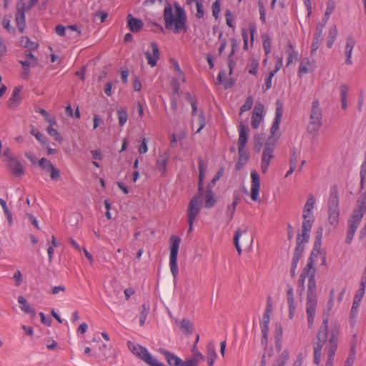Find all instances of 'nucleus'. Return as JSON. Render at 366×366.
Listing matches in <instances>:
<instances>
[{"label": "nucleus", "mask_w": 366, "mask_h": 366, "mask_svg": "<svg viewBox=\"0 0 366 366\" xmlns=\"http://www.w3.org/2000/svg\"><path fill=\"white\" fill-rule=\"evenodd\" d=\"M198 167H199V179L197 186V193L196 195L202 196L204 193V178L205 175L206 167L203 164L202 157L198 158Z\"/></svg>", "instance_id": "nucleus-15"}, {"label": "nucleus", "mask_w": 366, "mask_h": 366, "mask_svg": "<svg viewBox=\"0 0 366 366\" xmlns=\"http://www.w3.org/2000/svg\"><path fill=\"white\" fill-rule=\"evenodd\" d=\"M117 117L119 119V127H123L124 124L127 122L128 119V114L124 109H120L117 111Z\"/></svg>", "instance_id": "nucleus-39"}, {"label": "nucleus", "mask_w": 366, "mask_h": 366, "mask_svg": "<svg viewBox=\"0 0 366 366\" xmlns=\"http://www.w3.org/2000/svg\"><path fill=\"white\" fill-rule=\"evenodd\" d=\"M261 326V332L262 334V343L265 344L267 341V334L269 331V325L268 324H260Z\"/></svg>", "instance_id": "nucleus-52"}, {"label": "nucleus", "mask_w": 366, "mask_h": 366, "mask_svg": "<svg viewBox=\"0 0 366 366\" xmlns=\"http://www.w3.org/2000/svg\"><path fill=\"white\" fill-rule=\"evenodd\" d=\"M283 114V104L282 102L277 100L276 102V110H275V117L272 123V125L270 128V135L267 139V141L277 142L280 137V132H279L280 124L281 122V119Z\"/></svg>", "instance_id": "nucleus-6"}, {"label": "nucleus", "mask_w": 366, "mask_h": 366, "mask_svg": "<svg viewBox=\"0 0 366 366\" xmlns=\"http://www.w3.org/2000/svg\"><path fill=\"white\" fill-rule=\"evenodd\" d=\"M2 25L9 32L14 33L15 29L10 25V17H4L2 20Z\"/></svg>", "instance_id": "nucleus-55"}, {"label": "nucleus", "mask_w": 366, "mask_h": 366, "mask_svg": "<svg viewBox=\"0 0 366 366\" xmlns=\"http://www.w3.org/2000/svg\"><path fill=\"white\" fill-rule=\"evenodd\" d=\"M252 105H253V98L252 96H249L247 97L244 104L240 108L239 115H241L243 112L251 109Z\"/></svg>", "instance_id": "nucleus-43"}, {"label": "nucleus", "mask_w": 366, "mask_h": 366, "mask_svg": "<svg viewBox=\"0 0 366 366\" xmlns=\"http://www.w3.org/2000/svg\"><path fill=\"white\" fill-rule=\"evenodd\" d=\"M264 139H265V137H264V134H257L254 135V151L255 152L259 153L261 151Z\"/></svg>", "instance_id": "nucleus-33"}, {"label": "nucleus", "mask_w": 366, "mask_h": 366, "mask_svg": "<svg viewBox=\"0 0 366 366\" xmlns=\"http://www.w3.org/2000/svg\"><path fill=\"white\" fill-rule=\"evenodd\" d=\"M328 319L323 320L317 334V341L314 342V363L319 365L321 362L322 350L325 345L327 361L325 366H334L335 355L338 347L340 326L335 323L328 327Z\"/></svg>", "instance_id": "nucleus-1"}, {"label": "nucleus", "mask_w": 366, "mask_h": 366, "mask_svg": "<svg viewBox=\"0 0 366 366\" xmlns=\"http://www.w3.org/2000/svg\"><path fill=\"white\" fill-rule=\"evenodd\" d=\"M356 44L355 38L352 36H349L347 38L345 49V54L346 56L345 63L347 64H352V53L353 48Z\"/></svg>", "instance_id": "nucleus-17"}, {"label": "nucleus", "mask_w": 366, "mask_h": 366, "mask_svg": "<svg viewBox=\"0 0 366 366\" xmlns=\"http://www.w3.org/2000/svg\"><path fill=\"white\" fill-rule=\"evenodd\" d=\"M323 235V228L322 227H320L317 231L315 232V240L314 242V247L312 252H319L321 244H322V238Z\"/></svg>", "instance_id": "nucleus-31"}, {"label": "nucleus", "mask_w": 366, "mask_h": 366, "mask_svg": "<svg viewBox=\"0 0 366 366\" xmlns=\"http://www.w3.org/2000/svg\"><path fill=\"white\" fill-rule=\"evenodd\" d=\"M8 167L14 176L21 177L24 174V169L21 162L16 159H10Z\"/></svg>", "instance_id": "nucleus-16"}, {"label": "nucleus", "mask_w": 366, "mask_h": 366, "mask_svg": "<svg viewBox=\"0 0 366 366\" xmlns=\"http://www.w3.org/2000/svg\"><path fill=\"white\" fill-rule=\"evenodd\" d=\"M264 111V105L260 102H258L256 103L254 108L253 109L252 115L255 116H262Z\"/></svg>", "instance_id": "nucleus-54"}, {"label": "nucleus", "mask_w": 366, "mask_h": 366, "mask_svg": "<svg viewBox=\"0 0 366 366\" xmlns=\"http://www.w3.org/2000/svg\"><path fill=\"white\" fill-rule=\"evenodd\" d=\"M239 133L237 145L239 152H241L242 148H244L248 140L247 127L241 123L239 126Z\"/></svg>", "instance_id": "nucleus-20"}, {"label": "nucleus", "mask_w": 366, "mask_h": 366, "mask_svg": "<svg viewBox=\"0 0 366 366\" xmlns=\"http://www.w3.org/2000/svg\"><path fill=\"white\" fill-rule=\"evenodd\" d=\"M243 232H244L242 231L240 229H237L235 232V234H234V238H233L235 248H236L237 251L238 252L239 254H240L242 252V249H241L240 245L239 244V239Z\"/></svg>", "instance_id": "nucleus-46"}, {"label": "nucleus", "mask_w": 366, "mask_h": 366, "mask_svg": "<svg viewBox=\"0 0 366 366\" xmlns=\"http://www.w3.org/2000/svg\"><path fill=\"white\" fill-rule=\"evenodd\" d=\"M252 178V188H251V199L253 201H257L259 197V191L260 187V179L256 170L251 172Z\"/></svg>", "instance_id": "nucleus-13"}, {"label": "nucleus", "mask_w": 366, "mask_h": 366, "mask_svg": "<svg viewBox=\"0 0 366 366\" xmlns=\"http://www.w3.org/2000/svg\"><path fill=\"white\" fill-rule=\"evenodd\" d=\"M142 310L139 315V324L140 325H144L149 312V307H147L145 304L142 306Z\"/></svg>", "instance_id": "nucleus-47"}, {"label": "nucleus", "mask_w": 366, "mask_h": 366, "mask_svg": "<svg viewBox=\"0 0 366 366\" xmlns=\"http://www.w3.org/2000/svg\"><path fill=\"white\" fill-rule=\"evenodd\" d=\"M220 0H215V1L212 4V15L217 19L219 18V15L220 13Z\"/></svg>", "instance_id": "nucleus-51"}, {"label": "nucleus", "mask_w": 366, "mask_h": 366, "mask_svg": "<svg viewBox=\"0 0 366 366\" xmlns=\"http://www.w3.org/2000/svg\"><path fill=\"white\" fill-rule=\"evenodd\" d=\"M360 178H361V182H360L361 188L362 189L364 187V182L365 181V179H366V152H365V159L361 165Z\"/></svg>", "instance_id": "nucleus-49"}, {"label": "nucleus", "mask_w": 366, "mask_h": 366, "mask_svg": "<svg viewBox=\"0 0 366 366\" xmlns=\"http://www.w3.org/2000/svg\"><path fill=\"white\" fill-rule=\"evenodd\" d=\"M56 33L61 36L67 35L66 28L61 24H59L55 28Z\"/></svg>", "instance_id": "nucleus-64"}, {"label": "nucleus", "mask_w": 366, "mask_h": 366, "mask_svg": "<svg viewBox=\"0 0 366 366\" xmlns=\"http://www.w3.org/2000/svg\"><path fill=\"white\" fill-rule=\"evenodd\" d=\"M127 26L134 33L139 32L143 28V22L141 19L132 16L131 14L127 15Z\"/></svg>", "instance_id": "nucleus-18"}, {"label": "nucleus", "mask_w": 366, "mask_h": 366, "mask_svg": "<svg viewBox=\"0 0 366 366\" xmlns=\"http://www.w3.org/2000/svg\"><path fill=\"white\" fill-rule=\"evenodd\" d=\"M310 117L322 119V111L318 99H315L312 102Z\"/></svg>", "instance_id": "nucleus-29"}, {"label": "nucleus", "mask_w": 366, "mask_h": 366, "mask_svg": "<svg viewBox=\"0 0 366 366\" xmlns=\"http://www.w3.org/2000/svg\"><path fill=\"white\" fill-rule=\"evenodd\" d=\"M340 204L338 189L336 185L331 187L328 199V220L334 227L339 224Z\"/></svg>", "instance_id": "nucleus-4"}, {"label": "nucleus", "mask_w": 366, "mask_h": 366, "mask_svg": "<svg viewBox=\"0 0 366 366\" xmlns=\"http://www.w3.org/2000/svg\"><path fill=\"white\" fill-rule=\"evenodd\" d=\"M274 76V72H270L268 77L265 79L264 85L263 86L264 92L272 87V79Z\"/></svg>", "instance_id": "nucleus-59"}, {"label": "nucleus", "mask_w": 366, "mask_h": 366, "mask_svg": "<svg viewBox=\"0 0 366 366\" xmlns=\"http://www.w3.org/2000/svg\"><path fill=\"white\" fill-rule=\"evenodd\" d=\"M322 40L313 39L312 45H311V55L313 56L316 51L319 49Z\"/></svg>", "instance_id": "nucleus-58"}, {"label": "nucleus", "mask_w": 366, "mask_h": 366, "mask_svg": "<svg viewBox=\"0 0 366 366\" xmlns=\"http://www.w3.org/2000/svg\"><path fill=\"white\" fill-rule=\"evenodd\" d=\"M202 196L194 195L190 200L187 214L189 222V232L193 229V223L201 210V198Z\"/></svg>", "instance_id": "nucleus-8"}, {"label": "nucleus", "mask_w": 366, "mask_h": 366, "mask_svg": "<svg viewBox=\"0 0 366 366\" xmlns=\"http://www.w3.org/2000/svg\"><path fill=\"white\" fill-rule=\"evenodd\" d=\"M169 158V154L167 152L158 156L157 160V168L161 172V175L164 176L167 172V162Z\"/></svg>", "instance_id": "nucleus-19"}, {"label": "nucleus", "mask_w": 366, "mask_h": 366, "mask_svg": "<svg viewBox=\"0 0 366 366\" xmlns=\"http://www.w3.org/2000/svg\"><path fill=\"white\" fill-rule=\"evenodd\" d=\"M21 87H15L13 90V93L11 97L9 98L7 102L8 107L10 109H14L21 102Z\"/></svg>", "instance_id": "nucleus-24"}, {"label": "nucleus", "mask_w": 366, "mask_h": 366, "mask_svg": "<svg viewBox=\"0 0 366 366\" xmlns=\"http://www.w3.org/2000/svg\"><path fill=\"white\" fill-rule=\"evenodd\" d=\"M315 204V199L313 194H310L308 196L307 202L304 207L303 214H312V210Z\"/></svg>", "instance_id": "nucleus-35"}, {"label": "nucleus", "mask_w": 366, "mask_h": 366, "mask_svg": "<svg viewBox=\"0 0 366 366\" xmlns=\"http://www.w3.org/2000/svg\"><path fill=\"white\" fill-rule=\"evenodd\" d=\"M159 352L164 355L165 360L169 365L170 366H186L185 361H183L181 358L170 352L165 349L160 348Z\"/></svg>", "instance_id": "nucleus-12"}, {"label": "nucleus", "mask_w": 366, "mask_h": 366, "mask_svg": "<svg viewBox=\"0 0 366 366\" xmlns=\"http://www.w3.org/2000/svg\"><path fill=\"white\" fill-rule=\"evenodd\" d=\"M299 152L296 148H293L291 152V156L290 159V166L296 167V164L299 159Z\"/></svg>", "instance_id": "nucleus-45"}, {"label": "nucleus", "mask_w": 366, "mask_h": 366, "mask_svg": "<svg viewBox=\"0 0 366 366\" xmlns=\"http://www.w3.org/2000/svg\"><path fill=\"white\" fill-rule=\"evenodd\" d=\"M170 256H169V264L171 272L173 277L175 279L178 274L179 269L177 266V254L179 247L181 239L177 236H172L170 238Z\"/></svg>", "instance_id": "nucleus-7"}, {"label": "nucleus", "mask_w": 366, "mask_h": 366, "mask_svg": "<svg viewBox=\"0 0 366 366\" xmlns=\"http://www.w3.org/2000/svg\"><path fill=\"white\" fill-rule=\"evenodd\" d=\"M363 295H364V288H360L357 290V292L355 296L354 302H353L351 312H350V314L354 316L357 313L358 308L360 306V302H361V300L363 297Z\"/></svg>", "instance_id": "nucleus-28"}, {"label": "nucleus", "mask_w": 366, "mask_h": 366, "mask_svg": "<svg viewBox=\"0 0 366 366\" xmlns=\"http://www.w3.org/2000/svg\"><path fill=\"white\" fill-rule=\"evenodd\" d=\"M21 44L24 45L25 48H28L30 50H35L38 48V44L31 41L27 36H24L21 39Z\"/></svg>", "instance_id": "nucleus-36"}, {"label": "nucleus", "mask_w": 366, "mask_h": 366, "mask_svg": "<svg viewBox=\"0 0 366 366\" xmlns=\"http://www.w3.org/2000/svg\"><path fill=\"white\" fill-rule=\"evenodd\" d=\"M39 164L42 169L50 173V177L52 180L58 181L60 178V171L56 169L51 162L43 157L39 161Z\"/></svg>", "instance_id": "nucleus-11"}, {"label": "nucleus", "mask_w": 366, "mask_h": 366, "mask_svg": "<svg viewBox=\"0 0 366 366\" xmlns=\"http://www.w3.org/2000/svg\"><path fill=\"white\" fill-rule=\"evenodd\" d=\"M18 302L21 305V309L25 313L35 315L34 310L31 308L28 301L23 296L18 297Z\"/></svg>", "instance_id": "nucleus-32"}, {"label": "nucleus", "mask_w": 366, "mask_h": 366, "mask_svg": "<svg viewBox=\"0 0 366 366\" xmlns=\"http://www.w3.org/2000/svg\"><path fill=\"white\" fill-rule=\"evenodd\" d=\"M314 38L323 40V29L322 25H317L316 29L314 34Z\"/></svg>", "instance_id": "nucleus-62"}, {"label": "nucleus", "mask_w": 366, "mask_h": 366, "mask_svg": "<svg viewBox=\"0 0 366 366\" xmlns=\"http://www.w3.org/2000/svg\"><path fill=\"white\" fill-rule=\"evenodd\" d=\"M150 46L152 49V54L149 51H146L144 53L145 57L147 60V63L152 67H154L157 65V62L159 59V49L158 45L156 42H151Z\"/></svg>", "instance_id": "nucleus-14"}, {"label": "nucleus", "mask_w": 366, "mask_h": 366, "mask_svg": "<svg viewBox=\"0 0 366 366\" xmlns=\"http://www.w3.org/2000/svg\"><path fill=\"white\" fill-rule=\"evenodd\" d=\"M315 252H312L310 257L308 258L306 267L304 268L302 274L309 277L308 288L307 293V308L306 312L307 315V322L309 327H311L314 324L316 309L317 306V296L316 292V281H315V267L314 256Z\"/></svg>", "instance_id": "nucleus-2"}, {"label": "nucleus", "mask_w": 366, "mask_h": 366, "mask_svg": "<svg viewBox=\"0 0 366 366\" xmlns=\"http://www.w3.org/2000/svg\"><path fill=\"white\" fill-rule=\"evenodd\" d=\"M176 324L179 327L182 333L186 335H190L194 331L193 325L189 319H182V320H177Z\"/></svg>", "instance_id": "nucleus-22"}, {"label": "nucleus", "mask_w": 366, "mask_h": 366, "mask_svg": "<svg viewBox=\"0 0 366 366\" xmlns=\"http://www.w3.org/2000/svg\"><path fill=\"white\" fill-rule=\"evenodd\" d=\"M174 11L171 4L167 3L164 9L163 19L165 29L174 34L186 33L187 17L186 11L177 1L173 3Z\"/></svg>", "instance_id": "nucleus-3"}, {"label": "nucleus", "mask_w": 366, "mask_h": 366, "mask_svg": "<svg viewBox=\"0 0 366 366\" xmlns=\"http://www.w3.org/2000/svg\"><path fill=\"white\" fill-rule=\"evenodd\" d=\"M289 306V317L292 319L295 312V298L294 297H287Z\"/></svg>", "instance_id": "nucleus-44"}, {"label": "nucleus", "mask_w": 366, "mask_h": 366, "mask_svg": "<svg viewBox=\"0 0 366 366\" xmlns=\"http://www.w3.org/2000/svg\"><path fill=\"white\" fill-rule=\"evenodd\" d=\"M289 359V352L284 350L282 353L278 357L273 366H285Z\"/></svg>", "instance_id": "nucleus-38"}, {"label": "nucleus", "mask_w": 366, "mask_h": 366, "mask_svg": "<svg viewBox=\"0 0 366 366\" xmlns=\"http://www.w3.org/2000/svg\"><path fill=\"white\" fill-rule=\"evenodd\" d=\"M258 66H259V61L254 58L252 59L248 72L250 74L256 75L257 74Z\"/></svg>", "instance_id": "nucleus-50"}, {"label": "nucleus", "mask_w": 366, "mask_h": 366, "mask_svg": "<svg viewBox=\"0 0 366 366\" xmlns=\"http://www.w3.org/2000/svg\"><path fill=\"white\" fill-rule=\"evenodd\" d=\"M262 119H263V116L252 115V128L257 129L259 127L260 123H261Z\"/></svg>", "instance_id": "nucleus-57"}, {"label": "nucleus", "mask_w": 366, "mask_h": 366, "mask_svg": "<svg viewBox=\"0 0 366 366\" xmlns=\"http://www.w3.org/2000/svg\"><path fill=\"white\" fill-rule=\"evenodd\" d=\"M217 356L214 345L212 342H209L207 345V362L208 366H213Z\"/></svg>", "instance_id": "nucleus-27"}, {"label": "nucleus", "mask_w": 366, "mask_h": 366, "mask_svg": "<svg viewBox=\"0 0 366 366\" xmlns=\"http://www.w3.org/2000/svg\"><path fill=\"white\" fill-rule=\"evenodd\" d=\"M277 142L266 141L262 156L261 169L265 174L267 172L271 160L274 158V149Z\"/></svg>", "instance_id": "nucleus-10"}, {"label": "nucleus", "mask_w": 366, "mask_h": 366, "mask_svg": "<svg viewBox=\"0 0 366 366\" xmlns=\"http://www.w3.org/2000/svg\"><path fill=\"white\" fill-rule=\"evenodd\" d=\"M310 61L309 59L305 58L303 59L300 64L298 76H301L304 74H307L310 71L308 66L310 65Z\"/></svg>", "instance_id": "nucleus-37"}, {"label": "nucleus", "mask_w": 366, "mask_h": 366, "mask_svg": "<svg viewBox=\"0 0 366 366\" xmlns=\"http://www.w3.org/2000/svg\"><path fill=\"white\" fill-rule=\"evenodd\" d=\"M198 124H199V128L197 129V131L196 132V133H199L200 132V131L204 127V126L206 125V119L204 117V115L203 114V112H201L199 114V117H198Z\"/></svg>", "instance_id": "nucleus-56"}, {"label": "nucleus", "mask_w": 366, "mask_h": 366, "mask_svg": "<svg viewBox=\"0 0 366 366\" xmlns=\"http://www.w3.org/2000/svg\"><path fill=\"white\" fill-rule=\"evenodd\" d=\"M304 249H305L304 244H300V242L296 243V247H295L293 258L292 260L291 268L297 269V264H298L300 258L302 257Z\"/></svg>", "instance_id": "nucleus-25"}, {"label": "nucleus", "mask_w": 366, "mask_h": 366, "mask_svg": "<svg viewBox=\"0 0 366 366\" xmlns=\"http://www.w3.org/2000/svg\"><path fill=\"white\" fill-rule=\"evenodd\" d=\"M204 207L207 209L213 207L217 202V198L215 197V194L212 189H210V186L207 187L206 192L204 194Z\"/></svg>", "instance_id": "nucleus-26"}, {"label": "nucleus", "mask_w": 366, "mask_h": 366, "mask_svg": "<svg viewBox=\"0 0 366 366\" xmlns=\"http://www.w3.org/2000/svg\"><path fill=\"white\" fill-rule=\"evenodd\" d=\"M13 279L15 281L16 286L19 287L23 281L21 273L19 270H16L14 274Z\"/></svg>", "instance_id": "nucleus-63"}, {"label": "nucleus", "mask_w": 366, "mask_h": 366, "mask_svg": "<svg viewBox=\"0 0 366 366\" xmlns=\"http://www.w3.org/2000/svg\"><path fill=\"white\" fill-rule=\"evenodd\" d=\"M335 9V4L333 0H328L327 3V9L324 16L327 19H330V15L333 13Z\"/></svg>", "instance_id": "nucleus-48"}, {"label": "nucleus", "mask_w": 366, "mask_h": 366, "mask_svg": "<svg viewBox=\"0 0 366 366\" xmlns=\"http://www.w3.org/2000/svg\"><path fill=\"white\" fill-rule=\"evenodd\" d=\"M238 154H239V160L236 164L237 168L240 167H239V164H244L249 159V155L244 148H242L241 152H239V150L238 149Z\"/></svg>", "instance_id": "nucleus-40"}, {"label": "nucleus", "mask_w": 366, "mask_h": 366, "mask_svg": "<svg viewBox=\"0 0 366 366\" xmlns=\"http://www.w3.org/2000/svg\"><path fill=\"white\" fill-rule=\"evenodd\" d=\"M302 217V232L297 234L296 239V243L300 242V244H304V243L309 242L310 232L314 222V219L311 214H303Z\"/></svg>", "instance_id": "nucleus-9"}, {"label": "nucleus", "mask_w": 366, "mask_h": 366, "mask_svg": "<svg viewBox=\"0 0 366 366\" xmlns=\"http://www.w3.org/2000/svg\"><path fill=\"white\" fill-rule=\"evenodd\" d=\"M46 131L48 134L54 139L55 141L58 142H62L63 138L59 134V132L56 129L52 128L51 127H48L46 128Z\"/></svg>", "instance_id": "nucleus-41"}, {"label": "nucleus", "mask_w": 366, "mask_h": 366, "mask_svg": "<svg viewBox=\"0 0 366 366\" xmlns=\"http://www.w3.org/2000/svg\"><path fill=\"white\" fill-rule=\"evenodd\" d=\"M224 172V169L223 167L219 168L210 182L207 184V187L210 186V189H212V187L215 185L216 182L223 176Z\"/></svg>", "instance_id": "nucleus-42"}, {"label": "nucleus", "mask_w": 366, "mask_h": 366, "mask_svg": "<svg viewBox=\"0 0 366 366\" xmlns=\"http://www.w3.org/2000/svg\"><path fill=\"white\" fill-rule=\"evenodd\" d=\"M15 21L20 33L24 31L26 27L25 11L24 9H18L15 15Z\"/></svg>", "instance_id": "nucleus-23"}, {"label": "nucleus", "mask_w": 366, "mask_h": 366, "mask_svg": "<svg viewBox=\"0 0 366 366\" xmlns=\"http://www.w3.org/2000/svg\"><path fill=\"white\" fill-rule=\"evenodd\" d=\"M127 346L135 356L149 366H165L163 363L158 362L157 359L153 357L146 347L132 341H127Z\"/></svg>", "instance_id": "nucleus-5"}, {"label": "nucleus", "mask_w": 366, "mask_h": 366, "mask_svg": "<svg viewBox=\"0 0 366 366\" xmlns=\"http://www.w3.org/2000/svg\"><path fill=\"white\" fill-rule=\"evenodd\" d=\"M236 207L237 205L233 203L227 206V215L229 218V220L232 219L236 210Z\"/></svg>", "instance_id": "nucleus-61"}, {"label": "nucleus", "mask_w": 366, "mask_h": 366, "mask_svg": "<svg viewBox=\"0 0 366 366\" xmlns=\"http://www.w3.org/2000/svg\"><path fill=\"white\" fill-rule=\"evenodd\" d=\"M337 34H338V31H337V26L335 25H333L332 26H331L330 28L329 31H328V35L327 37V46L329 49L332 48V46H333V44L337 39Z\"/></svg>", "instance_id": "nucleus-30"}, {"label": "nucleus", "mask_w": 366, "mask_h": 366, "mask_svg": "<svg viewBox=\"0 0 366 366\" xmlns=\"http://www.w3.org/2000/svg\"><path fill=\"white\" fill-rule=\"evenodd\" d=\"M322 119L310 117V122L307 127V131L310 134H316L322 126Z\"/></svg>", "instance_id": "nucleus-21"}, {"label": "nucleus", "mask_w": 366, "mask_h": 366, "mask_svg": "<svg viewBox=\"0 0 366 366\" xmlns=\"http://www.w3.org/2000/svg\"><path fill=\"white\" fill-rule=\"evenodd\" d=\"M195 4L197 6L196 17L197 19H202L204 15V11L203 4H202V1H197V4Z\"/></svg>", "instance_id": "nucleus-53"}, {"label": "nucleus", "mask_w": 366, "mask_h": 366, "mask_svg": "<svg viewBox=\"0 0 366 366\" xmlns=\"http://www.w3.org/2000/svg\"><path fill=\"white\" fill-rule=\"evenodd\" d=\"M263 48L265 52V55L267 56L271 51V42L269 36L264 39Z\"/></svg>", "instance_id": "nucleus-60"}, {"label": "nucleus", "mask_w": 366, "mask_h": 366, "mask_svg": "<svg viewBox=\"0 0 366 366\" xmlns=\"http://www.w3.org/2000/svg\"><path fill=\"white\" fill-rule=\"evenodd\" d=\"M230 41H231L232 51L228 56V66L229 69V73L231 74L232 71L233 64H234V62L232 59V56L234 55L235 50L237 47V41L234 38H232Z\"/></svg>", "instance_id": "nucleus-34"}]
</instances>
